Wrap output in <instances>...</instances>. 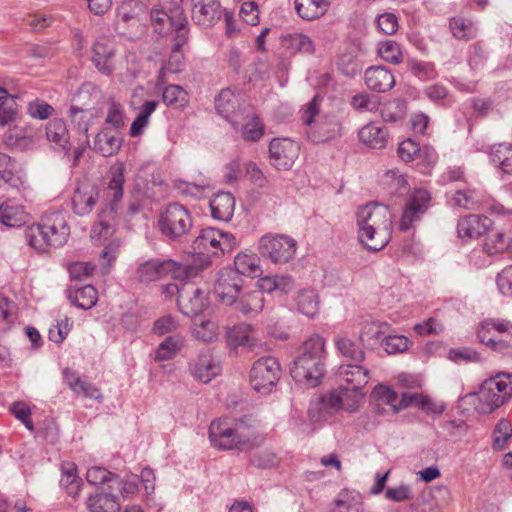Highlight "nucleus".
Listing matches in <instances>:
<instances>
[{
	"mask_svg": "<svg viewBox=\"0 0 512 512\" xmlns=\"http://www.w3.org/2000/svg\"><path fill=\"white\" fill-rule=\"evenodd\" d=\"M295 11L304 20H314L324 15L329 8L328 0H294Z\"/></svg>",
	"mask_w": 512,
	"mask_h": 512,
	"instance_id": "obj_33",
	"label": "nucleus"
},
{
	"mask_svg": "<svg viewBox=\"0 0 512 512\" xmlns=\"http://www.w3.org/2000/svg\"><path fill=\"white\" fill-rule=\"evenodd\" d=\"M115 47L110 38L100 37L92 47L91 61L103 75H110L114 68Z\"/></svg>",
	"mask_w": 512,
	"mask_h": 512,
	"instance_id": "obj_18",
	"label": "nucleus"
},
{
	"mask_svg": "<svg viewBox=\"0 0 512 512\" xmlns=\"http://www.w3.org/2000/svg\"><path fill=\"white\" fill-rule=\"evenodd\" d=\"M389 329L390 325L385 322H366L362 326L359 339L362 342L382 341Z\"/></svg>",
	"mask_w": 512,
	"mask_h": 512,
	"instance_id": "obj_54",
	"label": "nucleus"
},
{
	"mask_svg": "<svg viewBox=\"0 0 512 512\" xmlns=\"http://www.w3.org/2000/svg\"><path fill=\"white\" fill-rule=\"evenodd\" d=\"M429 202L430 195L427 190H415L409 197V200L403 211L399 225L400 230H409L412 227L413 223L415 221H418L421 218V216L426 212Z\"/></svg>",
	"mask_w": 512,
	"mask_h": 512,
	"instance_id": "obj_16",
	"label": "nucleus"
},
{
	"mask_svg": "<svg viewBox=\"0 0 512 512\" xmlns=\"http://www.w3.org/2000/svg\"><path fill=\"white\" fill-rule=\"evenodd\" d=\"M333 503L334 508L330 512H364L363 498L355 491H341Z\"/></svg>",
	"mask_w": 512,
	"mask_h": 512,
	"instance_id": "obj_34",
	"label": "nucleus"
},
{
	"mask_svg": "<svg viewBox=\"0 0 512 512\" xmlns=\"http://www.w3.org/2000/svg\"><path fill=\"white\" fill-rule=\"evenodd\" d=\"M46 137L51 143L63 150L69 149L70 135L65 122L61 119H53L46 125Z\"/></svg>",
	"mask_w": 512,
	"mask_h": 512,
	"instance_id": "obj_37",
	"label": "nucleus"
},
{
	"mask_svg": "<svg viewBox=\"0 0 512 512\" xmlns=\"http://www.w3.org/2000/svg\"><path fill=\"white\" fill-rule=\"evenodd\" d=\"M243 284L244 280L237 271L231 267H225L217 274L214 292L222 304L231 306L236 302Z\"/></svg>",
	"mask_w": 512,
	"mask_h": 512,
	"instance_id": "obj_10",
	"label": "nucleus"
},
{
	"mask_svg": "<svg viewBox=\"0 0 512 512\" xmlns=\"http://www.w3.org/2000/svg\"><path fill=\"white\" fill-rule=\"evenodd\" d=\"M480 342L504 357H512V333L509 337L488 336L481 332Z\"/></svg>",
	"mask_w": 512,
	"mask_h": 512,
	"instance_id": "obj_51",
	"label": "nucleus"
},
{
	"mask_svg": "<svg viewBox=\"0 0 512 512\" xmlns=\"http://www.w3.org/2000/svg\"><path fill=\"white\" fill-rule=\"evenodd\" d=\"M378 54L384 61L392 64H399L402 61L400 46L392 40L381 42L378 47Z\"/></svg>",
	"mask_w": 512,
	"mask_h": 512,
	"instance_id": "obj_60",
	"label": "nucleus"
},
{
	"mask_svg": "<svg viewBox=\"0 0 512 512\" xmlns=\"http://www.w3.org/2000/svg\"><path fill=\"white\" fill-rule=\"evenodd\" d=\"M114 209V205H112L108 212L109 215H106V212H103L99 216L98 222L92 227L91 238L95 243H104L113 236L115 232V225L112 221L111 214Z\"/></svg>",
	"mask_w": 512,
	"mask_h": 512,
	"instance_id": "obj_39",
	"label": "nucleus"
},
{
	"mask_svg": "<svg viewBox=\"0 0 512 512\" xmlns=\"http://www.w3.org/2000/svg\"><path fill=\"white\" fill-rule=\"evenodd\" d=\"M281 372L280 363L275 357H261L253 363L250 369V385L260 394H270L278 383Z\"/></svg>",
	"mask_w": 512,
	"mask_h": 512,
	"instance_id": "obj_7",
	"label": "nucleus"
},
{
	"mask_svg": "<svg viewBox=\"0 0 512 512\" xmlns=\"http://www.w3.org/2000/svg\"><path fill=\"white\" fill-rule=\"evenodd\" d=\"M158 106V101H146L141 106L140 112L132 122L130 127V135L132 137L140 136L149 123V117Z\"/></svg>",
	"mask_w": 512,
	"mask_h": 512,
	"instance_id": "obj_50",
	"label": "nucleus"
},
{
	"mask_svg": "<svg viewBox=\"0 0 512 512\" xmlns=\"http://www.w3.org/2000/svg\"><path fill=\"white\" fill-rule=\"evenodd\" d=\"M25 239L30 247L41 253L54 248L41 220L25 229Z\"/></svg>",
	"mask_w": 512,
	"mask_h": 512,
	"instance_id": "obj_30",
	"label": "nucleus"
},
{
	"mask_svg": "<svg viewBox=\"0 0 512 512\" xmlns=\"http://www.w3.org/2000/svg\"><path fill=\"white\" fill-rule=\"evenodd\" d=\"M60 485L70 496H77L80 491L81 479L77 476V467L74 463L64 462L61 465Z\"/></svg>",
	"mask_w": 512,
	"mask_h": 512,
	"instance_id": "obj_43",
	"label": "nucleus"
},
{
	"mask_svg": "<svg viewBox=\"0 0 512 512\" xmlns=\"http://www.w3.org/2000/svg\"><path fill=\"white\" fill-rule=\"evenodd\" d=\"M99 198V190L96 185L89 181L80 182L72 198L73 210L77 215L89 214Z\"/></svg>",
	"mask_w": 512,
	"mask_h": 512,
	"instance_id": "obj_20",
	"label": "nucleus"
},
{
	"mask_svg": "<svg viewBox=\"0 0 512 512\" xmlns=\"http://www.w3.org/2000/svg\"><path fill=\"white\" fill-rule=\"evenodd\" d=\"M122 145V139L118 132L104 129L99 132L94 140V149L105 157L116 154Z\"/></svg>",
	"mask_w": 512,
	"mask_h": 512,
	"instance_id": "obj_31",
	"label": "nucleus"
},
{
	"mask_svg": "<svg viewBox=\"0 0 512 512\" xmlns=\"http://www.w3.org/2000/svg\"><path fill=\"white\" fill-rule=\"evenodd\" d=\"M489 155L491 162L497 164L504 174L512 175V144L500 143L493 145Z\"/></svg>",
	"mask_w": 512,
	"mask_h": 512,
	"instance_id": "obj_40",
	"label": "nucleus"
},
{
	"mask_svg": "<svg viewBox=\"0 0 512 512\" xmlns=\"http://www.w3.org/2000/svg\"><path fill=\"white\" fill-rule=\"evenodd\" d=\"M220 362L208 354H201L192 370L195 378L203 383L210 382L221 373Z\"/></svg>",
	"mask_w": 512,
	"mask_h": 512,
	"instance_id": "obj_32",
	"label": "nucleus"
},
{
	"mask_svg": "<svg viewBox=\"0 0 512 512\" xmlns=\"http://www.w3.org/2000/svg\"><path fill=\"white\" fill-rule=\"evenodd\" d=\"M209 440L219 450L237 449L236 424L227 418L213 421L209 427Z\"/></svg>",
	"mask_w": 512,
	"mask_h": 512,
	"instance_id": "obj_15",
	"label": "nucleus"
},
{
	"mask_svg": "<svg viewBox=\"0 0 512 512\" xmlns=\"http://www.w3.org/2000/svg\"><path fill=\"white\" fill-rule=\"evenodd\" d=\"M450 30L453 36L459 40L469 41L477 35L476 26L462 17H454L450 20Z\"/></svg>",
	"mask_w": 512,
	"mask_h": 512,
	"instance_id": "obj_53",
	"label": "nucleus"
},
{
	"mask_svg": "<svg viewBox=\"0 0 512 512\" xmlns=\"http://www.w3.org/2000/svg\"><path fill=\"white\" fill-rule=\"evenodd\" d=\"M406 103L400 99H394L383 104L380 115L387 123H396L402 120L406 114Z\"/></svg>",
	"mask_w": 512,
	"mask_h": 512,
	"instance_id": "obj_52",
	"label": "nucleus"
},
{
	"mask_svg": "<svg viewBox=\"0 0 512 512\" xmlns=\"http://www.w3.org/2000/svg\"><path fill=\"white\" fill-rule=\"evenodd\" d=\"M124 170V165L121 163L112 166L109 170L108 196L114 203L119 202L123 197Z\"/></svg>",
	"mask_w": 512,
	"mask_h": 512,
	"instance_id": "obj_44",
	"label": "nucleus"
},
{
	"mask_svg": "<svg viewBox=\"0 0 512 512\" xmlns=\"http://www.w3.org/2000/svg\"><path fill=\"white\" fill-rule=\"evenodd\" d=\"M297 308L303 315L313 318L319 311V297L312 289H303L296 297Z\"/></svg>",
	"mask_w": 512,
	"mask_h": 512,
	"instance_id": "obj_41",
	"label": "nucleus"
},
{
	"mask_svg": "<svg viewBox=\"0 0 512 512\" xmlns=\"http://www.w3.org/2000/svg\"><path fill=\"white\" fill-rule=\"evenodd\" d=\"M299 152V144L289 138H275L269 144L270 163L278 170L291 168Z\"/></svg>",
	"mask_w": 512,
	"mask_h": 512,
	"instance_id": "obj_11",
	"label": "nucleus"
},
{
	"mask_svg": "<svg viewBox=\"0 0 512 512\" xmlns=\"http://www.w3.org/2000/svg\"><path fill=\"white\" fill-rule=\"evenodd\" d=\"M342 135V120L337 114L320 117L312 127L310 137L314 142L323 143Z\"/></svg>",
	"mask_w": 512,
	"mask_h": 512,
	"instance_id": "obj_19",
	"label": "nucleus"
},
{
	"mask_svg": "<svg viewBox=\"0 0 512 512\" xmlns=\"http://www.w3.org/2000/svg\"><path fill=\"white\" fill-rule=\"evenodd\" d=\"M150 18L155 33L165 35L174 30L175 37H177V47L184 46L187 43L188 21L182 7L168 8L162 6L160 9L153 8L150 12Z\"/></svg>",
	"mask_w": 512,
	"mask_h": 512,
	"instance_id": "obj_5",
	"label": "nucleus"
},
{
	"mask_svg": "<svg viewBox=\"0 0 512 512\" xmlns=\"http://www.w3.org/2000/svg\"><path fill=\"white\" fill-rule=\"evenodd\" d=\"M183 338L179 335L167 337L161 342L155 352L156 361H166L172 359L183 347Z\"/></svg>",
	"mask_w": 512,
	"mask_h": 512,
	"instance_id": "obj_48",
	"label": "nucleus"
},
{
	"mask_svg": "<svg viewBox=\"0 0 512 512\" xmlns=\"http://www.w3.org/2000/svg\"><path fill=\"white\" fill-rule=\"evenodd\" d=\"M240 124L235 128L241 133V137L245 141L257 142L264 133L265 126L261 119L253 112L252 107L244 106L243 114L239 118Z\"/></svg>",
	"mask_w": 512,
	"mask_h": 512,
	"instance_id": "obj_22",
	"label": "nucleus"
},
{
	"mask_svg": "<svg viewBox=\"0 0 512 512\" xmlns=\"http://www.w3.org/2000/svg\"><path fill=\"white\" fill-rule=\"evenodd\" d=\"M235 424L237 449L250 450L260 447L264 443L265 437L255 419L245 417L236 421Z\"/></svg>",
	"mask_w": 512,
	"mask_h": 512,
	"instance_id": "obj_14",
	"label": "nucleus"
},
{
	"mask_svg": "<svg viewBox=\"0 0 512 512\" xmlns=\"http://www.w3.org/2000/svg\"><path fill=\"white\" fill-rule=\"evenodd\" d=\"M172 188L180 195L200 199L205 196L210 188L209 180L202 175L193 181L175 179L172 182Z\"/></svg>",
	"mask_w": 512,
	"mask_h": 512,
	"instance_id": "obj_29",
	"label": "nucleus"
},
{
	"mask_svg": "<svg viewBox=\"0 0 512 512\" xmlns=\"http://www.w3.org/2000/svg\"><path fill=\"white\" fill-rule=\"evenodd\" d=\"M162 98L166 105L182 107L187 102V93L179 85H169L164 89Z\"/></svg>",
	"mask_w": 512,
	"mask_h": 512,
	"instance_id": "obj_59",
	"label": "nucleus"
},
{
	"mask_svg": "<svg viewBox=\"0 0 512 512\" xmlns=\"http://www.w3.org/2000/svg\"><path fill=\"white\" fill-rule=\"evenodd\" d=\"M70 302L78 308L88 310L98 301V292L92 285H85L68 293Z\"/></svg>",
	"mask_w": 512,
	"mask_h": 512,
	"instance_id": "obj_38",
	"label": "nucleus"
},
{
	"mask_svg": "<svg viewBox=\"0 0 512 512\" xmlns=\"http://www.w3.org/2000/svg\"><path fill=\"white\" fill-rule=\"evenodd\" d=\"M491 225L492 221L490 218L471 214L458 221L457 231L461 238H477L485 234Z\"/></svg>",
	"mask_w": 512,
	"mask_h": 512,
	"instance_id": "obj_24",
	"label": "nucleus"
},
{
	"mask_svg": "<svg viewBox=\"0 0 512 512\" xmlns=\"http://www.w3.org/2000/svg\"><path fill=\"white\" fill-rule=\"evenodd\" d=\"M358 136L362 143L373 149H381L387 142V131L372 123L362 127Z\"/></svg>",
	"mask_w": 512,
	"mask_h": 512,
	"instance_id": "obj_36",
	"label": "nucleus"
},
{
	"mask_svg": "<svg viewBox=\"0 0 512 512\" xmlns=\"http://www.w3.org/2000/svg\"><path fill=\"white\" fill-rule=\"evenodd\" d=\"M481 332L488 336L496 335L497 337H509L512 333V324L506 320H484L477 329V337L479 340H481Z\"/></svg>",
	"mask_w": 512,
	"mask_h": 512,
	"instance_id": "obj_46",
	"label": "nucleus"
},
{
	"mask_svg": "<svg viewBox=\"0 0 512 512\" xmlns=\"http://www.w3.org/2000/svg\"><path fill=\"white\" fill-rule=\"evenodd\" d=\"M369 370L360 365H341L338 369V378L347 383L349 390L362 389L369 381Z\"/></svg>",
	"mask_w": 512,
	"mask_h": 512,
	"instance_id": "obj_27",
	"label": "nucleus"
},
{
	"mask_svg": "<svg viewBox=\"0 0 512 512\" xmlns=\"http://www.w3.org/2000/svg\"><path fill=\"white\" fill-rule=\"evenodd\" d=\"M365 83L370 90L384 93L395 85V78L392 72L384 66H372L366 69Z\"/></svg>",
	"mask_w": 512,
	"mask_h": 512,
	"instance_id": "obj_23",
	"label": "nucleus"
},
{
	"mask_svg": "<svg viewBox=\"0 0 512 512\" xmlns=\"http://www.w3.org/2000/svg\"><path fill=\"white\" fill-rule=\"evenodd\" d=\"M54 248L67 243L70 235L66 214L59 211H47L40 218Z\"/></svg>",
	"mask_w": 512,
	"mask_h": 512,
	"instance_id": "obj_13",
	"label": "nucleus"
},
{
	"mask_svg": "<svg viewBox=\"0 0 512 512\" xmlns=\"http://www.w3.org/2000/svg\"><path fill=\"white\" fill-rule=\"evenodd\" d=\"M297 242L285 234H266L259 240V253L276 264L289 262L295 255Z\"/></svg>",
	"mask_w": 512,
	"mask_h": 512,
	"instance_id": "obj_8",
	"label": "nucleus"
},
{
	"mask_svg": "<svg viewBox=\"0 0 512 512\" xmlns=\"http://www.w3.org/2000/svg\"><path fill=\"white\" fill-rule=\"evenodd\" d=\"M308 415L311 421L320 422L329 418L333 413L321 396L312 399L308 409Z\"/></svg>",
	"mask_w": 512,
	"mask_h": 512,
	"instance_id": "obj_64",
	"label": "nucleus"
},
{
	"mask_svg": "<svg viewBox=\"0 0 512 512\" xmlns=\"http://www.w3.org/2000/svg\"><path fill=\"white\" fill-rule=\"evenodd\" d=\"M218 324L213 320L195 322L192 333L195 338L203 342H211L217 336Z\"/></svg>",
	"mask_w": 512,
	"mask_h": 512,
	"instance_id": "obj_57",
	"label": "nucleus"
},
{
	"mask_svg": "<svg viewBox=\"0 0 512 512\" xmlns=\"http://www.w3.org/2000/svg\"><path fill=\"white\" fill-rule=\"evenodd\" d=\"M222 16L218 0H192V19L203 27H212Z\"/></svg>",
	"mask_w": 512,
	"mask_h": 512,
	"instance_id": "obj_21",
	"label": "nucleus"
},
{
	"mask_svg": "<svg viewBox=\"0 0 512 512\" xmlns=\"http://www.w3.org/2000/svg\"><path fill=\"white\" fill-rule=\"evenodd\" d=\"M247 104H241L238 97L230 89H223L215 98V109L217 113L227 120L234 128L240 124L239 118L243 114V107Z\"/></svg>",
	"mask_w": 512,
	"mask_h": 512,
	"instance_id": "obj_17",
	"label": "nucleus"
},
{
	"mask_svg": "<svg viewBox=\"0 0 512 512\" xmlns=\"http://www.w3.org/2000/svg\"><path fill=\"white\" fill-rule=\"evenodd\" d=\"M473 397L477 412H493L512 397V373L499 372L486 379Z\"/></svg>",
	"mask_w": 512,
	"mask_h": 512,
	"instance_id": "obj_3",
	"label": "nucleus"
},
{
	"mask_svg": "<svg viewBox=\"0 0 512 512\" xmlns=\"http://www.w3.org/2000/svg\"><path fill=\"white\" fill-rule=\"evenodd\" d=\"M392 214L389 208L378 203H368L356 212L358 240L365 249L378 252L391 240Z\"/></svg>",
	"mask_w": 512,
	"mask_h": 512,
	"instance_id": "obj_1",
	"label": "nucleus"
},
{
	"mask_svg": "<svg viewBox=\"0 0 512 512\" xmlns=\"http://www.w3.org/2000/svg\"><path fill=\"white\" fill-rule=\"evenodd\" d=\"M111 480L112 484H110V490L114 491L115 494H121L123 497L133 495L138 490L136 476H131L130 478L123 480L118 475H116Z\"/></svg>",
	"mask_w": 512,
	"mask_h": 512,
	"instance_id": "obj_63",
	"label": "nucleus"
},
{
	"mask_svg": "<svg viewBox=\"0 0 512 512\" xmlns=\"http://www.w3.org/2000/svg\"><path fill=\"white\" fill-rule=\"evenodd\" d=\"M183 267L171 259H150L141 263L137 269V279L142 283L158 281L168 275L173 278L179 277Z\"/></svg>",
	"mask_w": 512,
	"mask_h": 512,
	"instance_id": "obj_9",
	"label": "nucleus"
},
{
	"mask_svg": "<svg viewBox=\"0 0 512 512\" xmlns=\"http://www.w3.org/2000/svg\"><path fill=\"white\" fill-rule=\"evenodd\" d=\"M512 435V425L506 419H501L497 425L495 426L493 432V447L496 450H502L505 448V445L508 439Z\"/></svg>",
	"mask_w": 512,
	"mask_h": 512,
	"instance_id": "obj_61",
	"label": "nucleus"
},
{
	"mask_svg": "<svg viewBox=\"0 0 512 512\" xmlns=\"http://www.w3.org/2000/svg\"><path fill=\"white\" fill-rule=\"evenodd\" d=\"M334 345L341 356L352 361L361 362L365 358V352L350 338L338 335L334 338Z\"/></svg>",
	"mask_w": 512,
	"mask_h": 512,
	"instance_id": "obj_45",
	"label": "nucleus"
},
{
	"mask_svg": "<svg viewBox=\"0 0 512 512\" xmlns=\"http://www.w3.org/2000/svg\"><path fill=\"white\" fill-rule=\"evenodd\" d=\"M211 216L218 221L228 222L235 210V197L230 192H219L209 202Z\"/></svg>",
	"mask_w": 512,
	"mask_h": 512,
	"instance_id": "obj_26",
	"label": "nucleus"
},
{
	"mask_svg": "<svg viewBox=\"0 0 512 512\" xmlns=\"http://www.w3.org/2000/svg\"><path fill=\"white\" fill-rule=\"evenodd\" d=\"M452 202L455 206L464 208L466 210H475L477 209L480 200L475 191L458 190L453 195Z\"/></svg>",
	"mask_w": 512,
	"mask_h": 512,
	"instance_id": "obj_62",
	"label": "nucleus"
},
{
	"mask_svg": "<svg viewBox=\"0 0 512 512\" xmlns=\"http://www.w3.org/2000/svg\"><path fill=\"white\" fill-rule=\"evenodd\" d=\"M324 360L325 341L320 335H312L303 342L300 354L291 367V375L297 382L315 387L324 375Z\"/></svg>",
	"mask_w": 512,
	"mask_h": 512,
	"instance_id": "obj_2",
	"label": "nucleus"
},
{
	"mask_svg": "<svg viewBox=\"0 0 512 512\" xmlns=\"http://www.w3.org/2000/svg\"><path fill=\"white\" fill-rule=\"evenodd\" d=\"M265 298L261 291H248L236 298L235 309L245 316L253 317L264 308Z\"/></svg>",
	"mask_w": 512,
	"mask_h": 512,
	"instance_id": "obj_28",
	"label": "nucleus"
},
{
	"mask_svg": "<svg viewBox=\"0 0 512 512\" xmlns=\"http://www.w3.org/2000/svg\"><path fill=\"white\" fill-rule=\"evenodd\" d=\"M193 227L191 212L179 202L163 207L158 217V228L170 241H180Z\"/></svg>",
	"mask_w": 512,
	"mask_h": 512,
	"instance_id": "obj_4",
	"label": "nucleus"
},
{
	"mask_svg": "<svg viewBox=\"0 0 512 512\" xmlns=\"http://www.w3.org/2000/svg\"><path fill=\"white\" fill-rule=\"evenodd\" d=\"M27 214L23 207L10 202L0 204V223L7 227H20L25 224Z\"/></svg>",
	"mask_w": 512,
	"mask_h": 512,
	"instance_id": "obj_35",
	"label": "nucleus"
},
{
	"mask_svg": "<svg viewBox=\"0 0 512 512\" xmlns=\"http://www.w3.org/2000/svg\"><path fill=\"white\" fill-rule=\"evenodd\" d=\"M69 115L71 117L72 123L77 126L78 130L84 134H87L90 120L93 117V112L88 108L72 105L69 109Z\"/></svg>",
	"mask_w": 512,
	"mask_h": 512,
	"instance_id": "obj_58",
	"label": "nucleus"
},
{
	"mask_svg": "<svg viewBox=\"0 0 512 512\" xmlns=\"http://www.w3.org/2000/svg\"><path fill=\"white\" fill-rule=\"evenodd\" d=\"M177 305L181 313L188 317L199 315L207 306L205 292L193 282L181 283L180 298Z\"/></svg>",
	"mask_w": 512,
	"mask_h": 512,
	"instance_id": "obj_12",
	"label": "nucleus"
},
{
	"mask_svg": "<svg viewBox=\"0 0 512 512\" xmlns=\"http://www.w3.org/2000/svg\"><path fill=\"white\" fill-rule=\"evenodd\" d=\"M14 167L11 157L0 152V187L7 185L18 188L22 184L20 177L13 173Z\"/></svg>",
	"mask_w": 512,
	"mask_h": 512,
	"instance_id": "obj_49",
	"label": "nucleus"
},
{
	"mask_svg": "<svg viewBox=\"0 0 512 512\" xmlns=\"http://www.w3.org/2000/svg\"><path fill=\"white\" fill-rule=\"evenodd\" d=\"M234 271L239 273V276H256L261 272L260 260L256 255H249L239 253L234 259Z\"/></svg>",
	"mask_w": 512,
	"mask_h": 512,
	"instance_id": "obj_47",
	"label": "nucleus"
},
{
	"mask_svg": "<svg viewBox=\"0 0 512 512\" xmlns=\"http://www.w3.org/2000/svg\"><path fill=\"white\" fill-rule=\"evenodd\" d=\"M281 45L290 53L302 52L311 54L314 51L312 40L300 33L287 34L282 37Z\"/></svg>",
	"mask_w": 512,
	"mask_h": 512,
	"instance_id": "obj_42",
	"label": "nucleus"
},
{
	"mask_svg": "<svg viewBox=\"0 0 512 512\" xmlns=\"http://www.w3.org/2000/svg\"><path fill=\"white\" fill-rule=\"evenodd\" d=\"M115 476L116 474L100 466L91 467L86 473V479L89 484L101 486L100 488H107V490H110L111 479Z\"/></svg>",
	"mask_w": 512,
	"mask_h": 512,
	"instance_id": "obj_56",
	"label": "nucleus"
},
{
	"mask_svg": "<svg viewBox=\"0 0 512 512\" xmlns=\"http://www.w3.org/2000/svg\"><path fill=\"white\" fill-rule=\"evenodd\" d=\"M382 183L394 195H403L408 190V183L404 175L396 170L387 171L382 177Z\"/></svg>",
	"mask_w": 512,
	"mask_h": 512,
	"instance_id": "obj_55",
	"label": "nucleus"
},
{
	"mask_svg": "<svg viewBox=\"0 0 512 512\" xmlns=\"http://www.w3.org/2000/svg\"><path fill=\"white\" fill-rule=\"evenodd\" d=\"M237 246L238 241L232 233L212 227L202 229L192 242L194 253L207 257L229 253Z\"/></svg>",
	"mask_w": 512,
	"mask_h": 512,
	"instance_id": "obj_6",
	"label": "nucleus"
},
{
	"mask_svg": "<svg viewBox=\"0 0 512 512\" xmlns=\"http://www.w3.org/2000/svg\"><path fill=\"white\" fill-rule=\"evenodd\" d=\"M86 506L89 512H120V502L117 494L107 488H100L95 494H91Z\"/></svg>",
	"mask_w": 512,
	"mask_h": 512,
	"instance_id": "obj_25",
	"label": "nucleus"
}]
</instances>
